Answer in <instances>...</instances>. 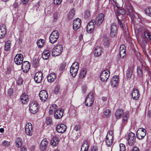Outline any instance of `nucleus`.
Here are the masks:
<instances>
[{
  "instance_id": "f257e3e1",
  "label": "nucleus",
  "mask_w": 151,
  "mask_h": 151,
  "mask_svg": "<svg viewBox=\"0 0 151 151\" xmlns=\"http://www.w3.org/2000/svg\"><path fill=\"white\" fill-rule=\"evenodd\" d=\"M123 115L122 122L126 123L127 121L128 117V113L127 112H123V111L122 109H118L115 112V116L117 119H120Z\"/></svg>"
},
{
  "instance_id": "f03ea898",
  "label": "nucleus",
  "mask_w": 151,
  "mask_h": 151,
  "mask_svg": "<svg viewBox=\"0 0 151 151\" xmlns=\"http://www.w3.org/2000/svg\"><path fill=\"white\" fill-rule=\"evenodd\" d=\"M146 71L149 73L148 68L145 63H142L140 65L137 67V72L138 75L140 77L142 76L144 72Z\"/></svg>"
},
{
  "instance_id": "7ed1b4c3",
  "label": "nucleus",
  "mask_w": 151,
  "mask_h": 151,
  "mask_svg": "<svg viewBox=\"0 0 151 151\" xmlns=\"http://www.w3.org/2000/svg\"><path fill=\"white\" fill-rule=\"evenodd\" d=\"M63 47L61 45L57 44L53 47L52 51L53 56H56L60 55L62 52Z\"/></svg>"
},
{
  "instance_id": "20e7f679",
  "label": "nucleus",
  "mask_w": 151,
  "mask_h": 151,
  "mask_svg": "<svg viewBox=\"0 0 151 151\" xmlns=\"http://www.w3.org/2000/svg\"><path fill=\"white\" fill-rule=\"evenodd\" d=\"M79 64L77 62L74 63L70 67V72L73 77L76 76L78 70Z\"/></svg>"
},
{
  "instance_id": "39448f33",
  "label": "nucleus",
  "mask_w": 151,
  "mask_h": 151,
  "mask_svg": "<svg viewBox=\"0 0 151 151\" xmlns=\"http://www.w3.org/2000/svg\"><path fill=\"white\" fill-rule=\"evenodd\" d=\"M59 36V33L57 30L53 31L50 35L49 37L50 41L51 43H55L57 40Z\"/></svg>"
},
{
  "instance_id": "423d86ee",
  "label": "nucleus",
  "mask_w": 151,
  "mask_h": 151,
  "mask_svg": "<svg viewBox=\"0 0 151 151\" xmlns=\"http://www.w3.org/2000/svg\"><path fill=\"white\" fill-rule=\"evenodd\" d=\"M113 131L110 130L108 132L106 139V144L108 146H110L111 145L113 141Z\"/></svg>"
},
{
  "instance_id": "0eeeda50",
  "label": "nucleus",
  "mask_w": 151,
  "mask_h": 151,
  "mask_svg": "<svg viewBox=\"0 0 151 151\" xmlns=\"http://www.w3.org/2000/svg\"><path fill=\"white\" fill-rule=\"evenodd\" d=\"M93 95V92H91L87 96L85 101V103L86 106H90L92 104L94 100Z\"/></svg>"
},
{
  "instance_id": "6e6552de",
  "label": "nucleus",
  "mask_w": 151,
  "mask_h": 151,
  "mask_svg": "<svg viewBox=\"0 0 151 151\" xmlns=\"http://www.w3.org/2000/svg\"><path fill=\"white\" fill-rule=\"evenodd\" d=\"M38 104L36 101H32L30 102L29 109L32 113H36L38 111Z\"/></svg>"
},
{
  "instance_id": "1a4fd4ad",
  "label": "nucleus",
  "mask_w": 151,
  "mask_h": 151,
  "mask_svg": "<svg viewBox=\"0 0 151 151\" xmlns=\"http://www.w3.org/2000/svg\"><path fill=\"white\" fill-rule=\"evenodd\" d=\"M135 134L133 132H130L127 136V140L128 144L130 146H132L133 145L136 140Z\"/></svg>"
},
{
  "instance_id": "9d476101",
  "label": "nucleus",
  "mask_w": 151,
  "mask_h": 151,
  "mask_svg": "<svg viewBox=\"0 0 151 151\" xmlns=\"http://www.w3.org/2000/svg\"><path fill=\"white\" fill-rule=\"evenodd\" d=\"M25 130V133L27 135L31 136L32 135L34 130L31 123H28L26 124Z\"/></svg>"
},
{
  "instance_id": "9b49d317",
  "label": "nucleus",
  "mask_w": 151,
  "mask_h": 151,
  "mask_svg": "<svg viewBox=\"0 0 151 151\" xmlns=\"http://www.w3.org/2000/svg\"><path fill=\"white\" fill-rule=\"evenodd\" d=\"M125 11L127 12H128L129 14L133 17L134 12L130 3H129L128 0H127L125 2Z\"/></svg>"
},
{
  "instance_id": "f8f14e48",
  "label": "nucleus",
  "mask_w": 151,
  "mask_h": 151,
  "mask_svg": "<svg viewBox=\"0 0 151 151\" xmlns=\"http://www.w3.org/2000/svg\"><path fill=\"white\" fill-rule=\"evenodd\" d=\"M110 76L109 72L107 70H104L101 73L100 78L103 81H106L108 79Z\"/></svg>"
},
{
  "instance_id": "ddd939ff",
  "label": "nucleus",
  "mask_w": 151,
  "mask_h": 151,
  "mask_svg": "<svg viewBox=\"0 0 151 151\" xmlns=\"http://www.w3.org/2000/svg\"><path fill=\"white\" fill-rule=\"evenodd\" d=\"M104 15L103 14L100 13L97 16L95 23L97 26L101 25L104 20Z\"/></svg>"
},
{
  "instance_id": "4468645a",
  "label": "nucleus",
  "mask_w": 151,
  "mask_h": 151,
  "mask_svg": "<svg viewBox=\"0 0 151 151\" xmlns=\"http://www.w3.org/2000/svg\"><path fill=\"white\" fill-rule=\"evenodd\" d=\"M95 20H92L91 21L87 26V31L89 33H91L94 30L95 25L96 24L95 23Z\"/></svg>"
},
{
  "instance_id": "2eb2a0df",
  "label": "nucleus",
  "mask_w": 151,
  "mask_h": 151,
  "mask_svg": "<svg viewBox=\"0 0 151 151\" xmlns=\"http://www.w3.org/2000/svg\"><path fill=\"white\" fill-rule=\"evenodd\" d=\"M117 29L116 24L115 23L111 24L110 29V36L112 37H114L117 34Z\"/></svg>"
},
{
  "instance_id": "dca6fc26",
  "label": "nucleus",
  "mask_w": 151,
  "mask_h": 151,
  "mask_svg": "<svg viewBox=\"0 0 151 151\" xmlns=\"http://www.w3.org/2000/svg\"><path fill=\"white\" fill-rule=\"evenodd\" d=\"M81 20L78 18L76 19L73 21V28L75 30H77L81 27Z\"/></svg>"
},
{
  "instance_id": "f3484780",
  "label": "nucleus",
  "mask_w": 151,
  "mask_h": 151,
  "mask_svg": "<svg viewBox=\"0 0 151 151\" xmlns=\"http://www.w3.org/2000/svg\"><path fill=\"white\" fill-rule=\"evenodd\" d=\"M23 60V56L21 54H17L14 59V61L17 65H20L22 64Z\"/></svg>"
},
{
  "instance_id": "a211bd4d",
  "label": "nucleus",
  "mask_w": 151,
  "mask_h": 151,
  "mask_svg": "<svg viewBox=\"0 0 151 151\" xmlns=\"http://www.w3.org/2000/svg\"><path fill=\"white\" fill-rule=\"evenodd\" d=\"M39 96L40 100L42 101H45L48 98L47 93L45 90H42L40 92Z\"/></svg>"
},
{
  "instance_id": "6ab92c4d",
  "label": "nucleus",
  "mask_w": 151,
  "mask_h": 151,
  "mask_svg": "<svg viewBox=\"0 0 151 151\" xmlns=\"http://www.w3.org/2000/svg\"><path fill=\"white\" fill-rule=\"evenodd\" d=\"M43 74L40 71L37 72L35 74L34 80L35 82L37 83H40L42 80Z\"/></svg>"
},
{
  "instance_id": "aec40b11",
  "label": "nucleus",
  "mask_w": 151,
  "mask_h": 151,
  "mask_svg": "<svg viewBox=\"0 0 151 151\" xmlns=\"http://www.w3.org/2000/svg\"><path fill=\"white\" fill-rule=\"evenodd\" d=\"M66 129V126L63 124H58L56 128V129L58 132L60 133L64 132Z\"/></svg>"
},
{
  "instance_id": "412c9836",
  "label": "nucleus",
  "mask_w": 151,
  "mask_h": 151,
  "mask_svg": "<svg viewBox=\"0 0 151 151\" xmlns=\"http://www.w3.org/2000/svg\"><path fill=\"white\" fill-rule=\"evenodd\" d=\"M7 31L6 26L4 24H2L0 26V39H2L5 36Z\"/></svg>"
},
{
  "instance_id": "4be33fe9",
  "label": "nucleus",
  "mask_w": 151,
  "mask_h": 151,
  "mask_svg": "<svg viewBox=\"0 0 151 151\" xmlns=\"http://www.w3.org/2000/svg\"><path fill=\"white\" fill-rule=\"evenodd\" d=\"M132 96L135 100H137L140 94L139 91L136 88H134L132 92Z\"/></svg>"
},
{
  "instance_id": "5701e85b",
  "label": "nucleus",
  "mask_w": 151,
  "mask_h": 151,
  "mask_svg": "<svg viewBox=\"0 0 151 151\" xmlns=\"http://www.w3.org/2000/svg\"><path fill=\"white\" fill-rule=\"evenodd\" d=\"M30 68V65L29 63L27 61H24L22 63V68L23 71L27 73L29 70Z\"/></svg>"
},
{
  "instance_id": "b1692460",
  "label": "nucleus",
  "mask_w": 151,
  "mask_h": 151,
  "mask_svg": "<svg viewBox=\"0 0 151 151\" xmlns=\"http://www.w3.org/2000/svg\"><path fill=\"white\" fill-rule=\"evenodd\" d=\"M119 78L117 76H113L111 79V83L113 87H115L118 86L119 84Z\"/></svg>"
},
{
  "instance_id": "393cba45",
  "label": "nucleus",
  "mask_w": 151,
  "mask_h": 151,
  "mask_svg": "<svg viewBox=\"0 0 151 151\" xmlns=\"http://www.w3.org/2000/svg\"><path fill=\"white\" fill-rule=\"evenodd\" d=\"M103 53V49L102 47L97 46L94 51V55L96 57H98L101 55Z\"/></svg>"
},
{
  "instance_id": "a878e982",
  "label": "nucleus",
  "mask_w": 151,
  "mask_h": 151,
  "mask_svg": "<svg viewBox=\"0 0 151 151\" xmlns=\"http://www.w3.org/2000/svg\"><path fill=\"white\" fill-rule=\"evenodd\" d=\"M54 116L55 118L57 119H60L63 116V110L60 109L59 110H58L55 112Z\"/></svg>"
},
{
  "instance_id": "bb28decb",
  "label": "nucleus",
  "mask_w": 151,
  "mask_h": 151,
  "mask_svg": "<svg viewBox=\"0 0 151 151\" xmlns=\"http://www.w3.org/2000/svg\"><path fill=\"white\" fill-rule=\"evenodd\" d=\"M119 54L120 57L122 58H124L126 55V50L124 45L123 44L120 46Z\"/></svg>"
},
{
  "instance_id": "cd10ccee",
  "label": "nucleus",
  "mask_w": 151,
  "mask_h": 151,
  "mask_svg": "<svg viewBox=\"0 0 151 151\" xmlns=\"http://www.w3.org/2000/svg\"><path fill=\"white\" fill-rule=\"evenodd\" d=\"M20 101L23 104H27L29 101L28 96L25 93L22 94L20 96Z\"/></svg>"
},
{
  "instance_id": "c85d7f7f",
  "label": "nucleus",
  "mask_w": 151,
  "mask_h": 151,
  "mask_svg": "<svg viewBox=\"0 0 151 151\" xmlns=\"http://www.w3.org/2000/svg\"><path fill=\"white\" fill-rule=\"evenodd\" d=\"M48 145V142L46 139H44L41 142L40 145V150L43 151L45 150L46 147L47 145Z\"/></svg>"
},
{
  "instance_id": "c756f323",
  "label": "nucleus",
  "mask_w": 151,
  "mask_h": 151,
  "mask_svg": "<svg viewBox=\"0 0 151 151\" xmlns=\"http://www.w3.org/2000/svg\"><path fill=\"white\" fill-rule=\"evenodd\" d=\"M58 109V106L56 105L53 104L51 105L50 108L49 112V114L52 115L56 111H57Z\"/></svg>"
},
{
  "instance_id": "7c9ffc66",
  "label": "nucleus",
  "mask_w": 151,
  "mask_h": 151,
  "mask_svg": "<svg viewBox=\"0 0 151 151\" xmlns=\"http://www.w3.org/2000/svg\"><path fill=\"white\" fill-rule=\"evenodd\" d=\"M56 78V74L54 73L50 74L47 77L48 81L50 83L53 82Z\"/></svg>"
},
{
  "instance_id": "2f4dec72",
  "label": "nucleus",
  "mask_w": 151,
  "mask_h": 151,
  "mask_svg": "<svg viewBox=\"0 0 151 151\" xmlns=\"http://www.w3.org/2000/svg\"><path fill=\"white\" fill-rule=\"evenodd\" d=\"M50 54V53L49 50H45L42 53V58L44 60H47L49 58Z\"/></svg>"
},
{
  "instance_id": "473e14b6",
  "label": "nucleus",
  "mask_w": 151,
  "mask_h": 151,
  "mask_svg": "<svg viewBox=\"0 0 151 151\" xmlns=\"http://www.w3.org/2000/svg\"><path fill=\"white\" fill-rule=\"evenodd\" d=\"M118 21L119 23H120V26L123 28L124 31V33L126 35H127L128 34V29L127 25L124 24V25L121 22L120 20L118 18Z\"/></svg>"
},
{
  "instance_id": "72a5a7b5",
  "label": "nucleus",
  "mask_w": 151,
  "mask_h": 151,
  "mask_svg": "<svg viewBox=\"0 0 151 151\" xmlns=\"http://www.w3.org/2000/svg\"><path fill=\"white\" fill-rule=\"evenodd\" d=\"M59 142V139L57 137H53L51 140V145L53 146H56Z\"/></svg>"
},
{
  "instance_id": "f704fd0d",
  "label": "nucleus",
  "mask_w": 151,
  "mask_h": 151,
  "mask_svg": "<svg viewBox=\"0 0 151 151\" xmlns=\"http://www.w3.org/2000/svg\"><path fill=\"white\" fill-rule=\"evenodd\" d=\"M133 69L129 68L126 71V77L127 79H129L132 76L133 72Z\"/></svg>"
},
{
  "instance_id": "c9c22d12",
  "label": "nucleus",
  "mask_w": 151,
  "mask_h": 151,
  "mask_svg": "<svg viewBox=\"0 0 151 151\" xmlns=\"http://www.w3.org/2000/svg\"><path fill=\"white\" fill-rule=\"evenodd\" d=\"M86 74V70L85 69L83 68L81 70L79 74V77L81 79L83 78Z\"/></svg>"
},
{
  "instance_id": "e433bc0d",
  "label": "nucleus",
  "mask_w": 151,
  "mask_h": 151,
  "mask_svg": "<svg viewBox=\"0 0 151 151\" xmlns=\"http://www.w3.org/2000/svg\"><path fill=\"white\" fill-rule=\"evenodd\" d=\"M75 14V11L73 9H71L67 15L68 18L69 19H72Z\"/></svg>"
},
{
  "instance_id": "4c0bfd02",
  "label": "nucleus",
  "mask_w": 151,
  "mask_h": 151,
  "mask_svg": "<svg viewBox=\"0 0 151 151\" xmlns=\"http://www.w3.org/2000/svg\"><path fill=\"white\" fill-rule=\"evenodd\" d=\"M16 146L17 147H20L22 144V139L20 137H18L16 139Z\"/></svg>"
},
{
  "instance_id": "58836bf2",
  "label": "nucleus",
  "mask_w": 151,
  "mask_h": 151,
  "mask_svg": "<svg viewBox=\"0 0 151 151\" xmlns=\"http://www.w3.org/2000/svg\"><path fill=\"white\" fill-rule=\"evenodd\" d=\"M45 41L43 39H40L37 41V46L40 48H42L44 45Z\"/></svg>"
},
{
  "instance_id": "ea45409f",
  "label": "nucleus",
  "mask_w": 151,
  "mask_h": 151,
  "mask_svg": "<svg viewBox=\"0 0 151 151\" xmlns=\"http://www.w3.org/2000/svg\"><path fill=\"white\" fill-rule=\"evenodd\" d=\"M111 112V111L110 110L106 109L104 112V116L108 118L110 116Z\"/></svg>"
},
{
  "instance_id": "a19ab883",
  "label": "nucleus",
  "mask_w": 151,
  "mask_h": 151,
  "mask_svg": "<svg viewBox=\"0 0 151 151\" xmlns=\"http://www.w3.org/2000/svg\"><path fill=\"white\" fill-rule=\"evenodd\" d=\"M11 47V42L10 41H7L5 42L4 49L5 50H9Z\"/></svg>"
},
{
  "instance_id": "79ce46f5",
  "label": "nucleus",
  "mask_w": 151,
  "mask_h": 151,
  "mask_svg": "<svg viewBox=\"0 0 151 151\" xmlns=\"http://www.w3.org/2000/svg\"><path fill=\"white\" fill-rule=\"evenodd\" d=\"M146 134V133L141 132H140L139 133H137V136L138 139H141L144 138Z\"/></svg>"
},
{
  "instance_id": "37998d69",
  "label": "nucleus",
  "mask_w": 151,
  "mask_h": 151,
  "mask_svg": "<svg viewBox=\"0 0 151 151\" xmlns=\"http://www.w3.org/2000/svg\"><path fill=\"white\" fill-rule=\"evenodd\" d=\"M109 38L107 37H104L103 39L104 44V45L108 46L109 44Z\"/></svg>"
},
{
  "instance_id": "c03bdc74",
  "label": "nucleus",
  "mask_w": 151,
  "mask_h": 151,
  "mask_svg": "<svg viewBox=\"0 0 151 151\" xmlns=\"http://www.w3.org/2000/svg\"><path fill=\"white\" fill-rule=\"evenodd\" d=\"M88 146L87 143H83L81 148V151H88Z\"/></svg>"
},
{
  "instance_id": "a18cd8bd",
  "label": "nucleus",
  "mask_w": 151,
  "mask_h": 151,
  "mask_svg": "<svg viewBox=\"0 0 151 151\" xmlns=\"http://www.w3.org/2000/svg\"><path fill=\"white\" fill-rule=\"evenodd\" d=\"M145 12L146 14L150 17H151V7H147L145 10Z\"/></svg>"
},
{
  "instance_id": "49530a36",
  "label": "nucleus",
  "mask_w": 151,
  "mask_h": 151,
  "mask_svg": "<svg viewBox=\"0 0 151 151\" xmlns=\"http://www.w3.org/2000/svg\"><path fill=\"white\" fill-rule=\"evenodd\" d=\"M39 63V61L37 59L33 60L32 61V64L34 67H37L38 66Z\"/></svg>"
},
{
  "instance_id": "de8ad7c7",
  "label": "nucleus",
  "mask_w": 151,
  "mask_h": 151,
  "mask_svg": "<svg viewBox=\"0 0 151 151\" xmlns=\"http://www.w3.org/2000/svg\"><path fill=\"white\" fill-rule=\"evenodd\" d=\"M23 83V80L20 77L19 78L17 81V85H21Z\"/></svg>"
},
{
  "instance_id": "09e8293b",
  "label": "nucleus",
  "mask_w": 151,
  "mask_h": 151,
  "mask_svg": "<svg viewBox=\"0 0 151 151\" xmlns=\"http://www.w3.org/2000/svg\"><path fill=\"white\" fill-rule=\"evenodd\" d=\"M91 15L90 11L89 10H86L84 13V17L86 18L88 17Z\"/></svg>"
},
{
  "instance_id": "8fccbe9b",
  "label": "nucleus",
  "mask_w": 151,
  "mask_h": 151,
  "mask_svg": "<svg viewBox=\"0 0 151 151\" xmlns=\"http://www.w3.org/2000/svg\"><path fill=\"white\" fill-rule=\"evenodd\" d=\"M120 151H125V146L123 144L121 143L119 145Z\"/></svg>"
},
{
  "instance_id": "3c124183",
  "label": "nucleus",
  "mask_w": 151,
  "mask_h": 151,
  "mask_svg": "<svg viewBox=\"0 0 151 151\" xmlns=\"http://www.w3.org/2000/svg\"><path fill=\"white\" fill-rule=\"evenodd\" d=\"M145 35L148 40L151 43V36L149 33L147 32H146L145 33Z\"/></svg>"
},
{
  "instance_id": "603ef678",
  "label": "nucleus",
  "mask_w": 151,
  "mask_h": 151,
  "mask_svg": "<svg viewBox=\"0 0 151 151\" xmlns=\"http://www.w3.org/2000/svg\"><path fill=\"white\" fill-rule=\"evenodd\" d=\"M2 144L4 146L8 147L10 144V142L5 140L2 142Z\"/></svg>"
},
{
  "instance_id": "864d4df0",
  "label": "nucleus",
  "mask_w": 151,
  "mask_h": 151,
  "mask_svg": "<svg viewBox=\"0 0 151 151\" xmlns=\"http://www.w3.org/2000/svg\"><path fill=\"white\" fill-rule=\"evenodd\" d=\"M125 13V11L123 9H119L118 11L117 14H121L123 15Z\"/></svg>"
},
{
  "instance_id": "5fc2aeb1",
  "label": "nucleus",
  "mask_w": 151,
  "mask_h": 151,
  "mask_svg": "<svg viewBox=\"0 0 151 151\" xmlns=\"http://www.w3.org/2000/svg\"><path fill=\"white\" fill-rule=\"evenodd\" d=\"M13 93V90L12 88H10L8 90V95L9 96H11Z\"/></svg>"
},
{
  "instance_id": "6e6d98bb",
  "label": "nucleus",
  "mask_w": 151,
  "mask_h": 151,
  "mask_svg": "<svg viewBox=\"0 0 151 151\" xmlns=\"http://www.w3.org/2000/svg\"><path fill=\"white\" fill-rule=\"evenodd\" d=\"M62 0H54V3L55 5H58L61 3Z\"/></svg>"
},
{
  "instance_id": "4d7b16f0",
  "label": "nucleus",
  "mask_w": 151,
  "mask_h": 151,
  "mask_svg": "<svg viewBox=\"0 0 151 151\" xmlns=\"http://www.w3.org/2000/svg\"><path fill=\"white\" fill-rule=\"evenodd\" d=\"M98 147L96 146H92L91 148V151H97Z\"/></svg>"
},
{
  "instance_id": "13d9d810",
  "label": "nucleus",
  "mask_w": 151,
  "mask_h": 151,
  "mask_svg": "<svg viewBox=\"0 0 151 151\" xmlns=\"http://www.w3.org/2000/svg\"><path fill=\"white\" fill-rule=\"evenodd\" d=\"M80 129V126L79 125H77L75 126L74 127V130L77 131Z\"/></svg>"
},
{
  "instance_id": "bf43d9fd",
  "label": "nucleus",
  "mask_w": 151,
  "mask_h": 151,
  "mask_svg": "<svg viewBox=\"0 0 151 151\" xmlns=\"http://www.w3.org/2000/svg\"><path fill=\"white\" fill-rule=\"evenodd\" d=\"M53 17L54 21H56L58 18V14L56 13H54L53 15Z\"/></svg>"
},
{
  "instance_id": "052dcab7",
  "label": "nucleus",
  "mask_w": 151,
  "mask_h": 151,
  "mask_svg": "<svg viewBox=\"0 0 151 151\" xmlns=\"http://www.w3.org/2000/svg\"><path fill=\"white\" fill-rule=\"evenodd\" d=\"M59 91V88L58 86H56L55 89V94L58 93Z\"/></svg>"
},
{
  "instance_id": "680f3d73",
  "label": "nucleus",
  "mask_w": 151,
  "mask_h": 151,
  "mask_svg": "<svg viewBox=\"0 0 151 151\" xmlns=\"http://www.w3.org/2000/svg\"><path fill=\"white\" fill-rule=\"evenodd\" d=\"M29 0H21V1L23 4H27Z\"/></svg>"
},
{
  "instance_id": "e2e57ef3",
  "label": "nucleus",
  "mask_w": 151,
  "mask_h": 151,
  "mask_svg": "<svg viewBox=\"0 0 151 151\" xmlns=\"http://www.w3.org/2000/svg\"><path fill=\"white\" fill-rule=\"evenodd\" d=\"M86 87L85 86H83L82 87V91L83 93H86Z\"/></svg>"
},
{
  "instance_id": "0e129e2a",
  "label": "nucleus",
  "mask_w": 151,
  "mask_h": 151,
  "mask_svg": "<svg viewBox=\"0 0 151 151\" xmlns=\"http://www.w3.org/2000/svg\"><path fill=\"white\" fill-rule=\"evenodd\" d=\"M65 67V65L64 64H62L60 67V70L61 71L63 70Z\"/></svg>"
},
{
  "instance_id": "69168bd1",
  "label": "nucleus",
  "mask_w": 151,
  "mask_h": 151,
  "mask_svg": "<svg viewBox=\"0 0 151 151\" xmlns=\"http://www.w3.org/2000/svg\"><path fill=\"white\" fill-rule=\"evenodd\" d=\"M46 122L47 124H50L52 122L50 119L47 118L46 119Z\"/></svg>"
},
{
  "instance_id": "338daca9",
  "label": "nucleus",
  "mask_w": 151,
  "mask_h": 151,
  "mask_svg": "<svg viewBox=\"0 0 151 151\" xmlns=\"http://www.w3.org/2000/svg\"><path fill=\"white\" fill-rule=\"evenodd\" d=\"M132 151H139V150L138 147H134L132 149Z\"/></svg>"
},
{
  "instance_id": "774afa93",
  "label": "nucleus",
  "mask_w": 151,
  "mask_h": 151,
  "mask_svg": "<svg viewBox=\"0 0 151 151\" xmlns=\"http://www.w3.org/2000/svg\"><path fill=\"white\" fill-rule=\"evenodd\" d=\"M21 151H27V149L25 147H22L21 148Z\"/></svg>"
}]
</instances>
